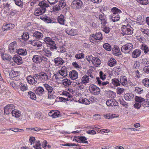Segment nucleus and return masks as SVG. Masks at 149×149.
Here are the masks:
<instances>
[{"mask_svg":"<svg viewBox=\"0 0 149 149\" xmlns=\"http://www.w3.org/2000/svg\"><path fill=\"white\" fill-rule=\"evenodd\" d=\"M143 102V103H142V105L144 107H148V105H149V102L147 100H146V101H144Z\"/></svg>","mask_w":149,"mask_h":149,"instance_id":"60","label":"nucleus"},{"mask_svg":"<svg viewBox=\"0 0 149 149\" xmlns=\"http://www.w3.org/2000/svg\"><path fill=\"white\" fill-rule=\"evenodd\" d=\"M15 4L19 6H23V2L21 0H14Z\"/></svg>","mask_w":149,"mask_h":149,"instance_id":"58","label":"nucleus"},{"mask_svg":"<svg viewBox=\"0 0 149 149\" xmlns=\"http://www.w3.org/2000/svg\"><path fill=\"white\" fill-rule=\"evenodd\" d=\"M44 86L48 92V98L51 99L52 97V95L51 94L53 90L52 87L47 84H44Z\"/></svg>","mask_w":149,"mask_h":149,"instance_id":"15","label":"nucleus"},{"mask_svg":"<svg viewBox=\"0 0 149 149\" xmlns=\"http://www.w3.org/2000/svg\"><path fill=\"white\" fill-rule=\"evenodd\" d=\"M39 5L40 7L36 10L34 12V14L36 16H39L45 12L46 8L49 6V5L46 3L45 1H43L40 2Z\"/></svg>","mask_w":149,"mask_h":149,"instance_id":"1","label":"nucleus"},{"mask_svg":"<svg viewBox=\"0 0 149 149\" xmlns=\"http://www.w3.org/2000/svg\"><path fill=\"white\" fill-rule=\"evenodd\" d=\"M134 99L136 102H138L141 103L145 101V99L144 98L138 96H135Z\"/></svg>","mask_w":149,"mask_h":149,"instance_id":"42","label":"nucleus"},{"mask_svg":"<svg viewBox=\"0 0 149 149\" xmlns=\"http://www.w3.org/2000/svg\"><path fill=\"white\" fill-rule=\"evenodd\" d=\"M72 65L74 67L77 68H81V66L79 65L76 62H74L72 63Z\"/></svg>","mask_w":149,"mask_h":149,"instance_id":"61","label":"nucleus"},{"mask_svg":"<svg viewBox=\"0 0 149 149\" xmlns=\"http://www.w3.org/2000/svg\"><path fill=\"white\" fill-rule=\"evenodd\" d=\"M100 78L103 81L106 78V75L104 74L102 71H100Z\"/></svg>","mask_w":149,"mask_h":149,"instance_id":"52","label":"nucleus"},{"mask_svg":"<svg viewBox=\"0 0 149 149\" xmlns=\"http://www.w3.org/2000/svg\"><path fill=\"white\" fill-rule=\"evenodd\" d=\"M91 61L93 64L96 67H98L101 64V61L97 57H94L92 58Z\"/></svg>","mask_w":149,"mask_h":149,"instance_id":"22","label":"nucleus"},{"mask_svg":"<svg viewBox=\"0 0 149 149\" xmlns=\"http://www.w3.org/2000/svg\"><path fill=\"white\" fill-rule=\"evenodd\" d=\"M143 90L141 88H136V89L135 90V91L136 93H141L142 91H143Z\"/></svg>","mask_w":149,"mask_h":149,"instance_id":"62","label":"nucleus"},{"mask_svg":"<svg viewBox=\"0 0 149 149\" xmlns=\"http://www.w3.org/2000/svg\"><path fill=\"white\" fill-rule=\"evenodd\" d=\"M1 57L3 60L5 61L10 60L12 58L11 56L7 54H3L1 56Z\"/></svg>","mask_w":149,"mask_h":149,"instance_id":"36","label":"nucleus"},{"mask_svg":"<svg viewBox=\"0 0 149 149\" xmlns=\"http://www.w3.org/2000/svg\"><path fill=\"white\" fill-rule=\"evenodd\" d=\"M143 84L146 87H149V79L145 78L142 81Z\"/></svg>","mask_w":149,"mask_h":149,"instance_id":"46","label":"nucleus"},{"mask_svg":"<svg viewBox=\"0 0 149 149\" xmlns=\"http://www.w3.org/2000/svg\"><path fill=\"white\" fill-rule=\"evenodd\" d=\"M35 117L42 120L45 119V117H44L43 114L40 112H36L35 113Z\"/></svg>","mask_w":149,"mask_h":149,"instance_id":"32","label":"nucleus"},{"mask_svg":"<svg viewBox=\"0 0 149 149\" xmlns=\"http://www.w3.org/2000/svg\"><path fill=\"white\" fill-rule=\"evenodd\" d=\"M96 34L98 40H100L102 39V34L100 32L97 33Z\"/></svg>","mask_w":149,"mask_h":149,"instance_id":"59","label":"nucleus"},{"mask_svg":"<svg viewBox=\"0 0 149 149\" xmlns=\"http://www.w3.org/2000/svg\"><path fill=\"white\" fill-rule=\"evenodd\" d=\"M83 4L81 0H74L72 3L71 6L73 9H78L81 8Z\"/></svg>","mask_w":149,"mask_h":149,"instance_id":"4","label":"nucleus"},{"mask_svg":"<svg viewBox=\"0 0 149 149\" xmlns=\"http://www.w3.org/2000/svg\"><path fill=\"white\" fill-rule=\"evenodd\" d=\"M19 84L18 86V88L19 89V93L20 94H25L28 92V88L23 84L19 82Z\"/></svg>","mask_w":149,"mask_h":149,"instance_id":"7","label":"nucleus"},{"mask_svg":"<svg viewBox=\"0 0 149 149\" xmlns=\"http://www.w3.org/2000/svg\"><path fill=\"white\" fill-rule=\"evenodd\" d=\"M52 47H49L48 46V48L47 49H44L43 51L45 53V55L47 57H49L52 55V52L50 51V50L52 51H53L54 49H56V48H53L52 50L50 48H51Z\"/></svg>","mask_w":149,"mask_h":149,"instance_id":"20","label":"nucleus"},{"mask_svg":"<svg viewBox=\"0 0 149 149\" xmlns=\"http://www.w3.org/2000/svg\"><path fill=\"white\" fill-rule=\"evenodd\" d=\"M111 11L113 12L114 15H116V14L119 13L121 12V11L118 9L114 7L111 9Z\"/></svg>","mask_w":149,"mask_h":149,"instance_id":"47","label":"nucleus"},{"mask_svg":"<svg viewBox=\"0 0 149 149\" xmlns=\"http://www.w3.org/2000/svg\"><path fill=\"white\" fill-rule=\"evenodd\" d=\"M81 102V103L86 104H88L90 103L88 99L85 98L82 99Z\"/></svg>","mask_w":149,"mask_h":149,"instance_id":"56","label":"nucleus"},{"mask_svg":"<svg viewBox=\"0 0 149 149\" xmlns=\"http://www.w3.org/2000/svg\"><path fill=\"white\" fill-rule=\"evenodd\" d=\"M96 79L98 84L100 86H105L107 84H109V82L108 81H102L100 80V79L99 77H97Z\"/></svg>","mask_w":149,"mask_h":149,"instance_id":"35","label":"nucleus"},{"mask_svg":"<svg viewBox=\"0 0 149 149\" xmlns=\"http://www.w3.org/2000/svg\"><path fill=\"white\" fill-rule=\"evenodd\" d=\"M47 59L46 57L43 56L36 55H34L32 58L33 61L37 64L40 63L42 61H46Z\"/></svg>","mask_w":149,"mask_h":149,"instance_id":"5","label":"nucleus"},{"mask_svg":"<svg viewBox=\"0 0 149 149\" xmlns=\"http://www.w3.org/2000/svg\"><path fill=\"white\" fill-rule=\"evenodd\" d=\"M65 31L67 34L69 35L73 36L74 34V30L70 29V28L67 27L66 28Z\"/></svg>","mask_w":149,"mask_h":149,"instance_id":"37","label":"nucleus"},{"mask_svg":"<svg viewBox=\"0 0 149 149\" xmlns=\"http://www.w3.org/2000/svg\"><path fill=\"white\" fill-rule=\"evenodd\" d=\"M81 83L83 84L87 83L89 81V78L87 75H84L81 79Z\"/></svg>","mask_w":149,"mask_h":149,"instance_id":"41","label":"nucleus"},{"mask_svg":"<svg viewBox=\"0 0 149 149\" xmlns=\"http://www.w3.org/2000/svg\"><path fill=\"white\" fill-rule=\"evenodd\" d=\"M22 37V39L24 40H27L29 38L28 33L27 32L23 33Z\"/></svg>","mask_w":149,"mask_h":149,"instance_id":"51","label":"nucleus"},{"mask_svg":"<svg viewBox=\"0 0 149 149\" xmlns=\"http://www.w3.org/2000/svg\"><path fill=\"white\" fill-rule=\"evenodd\" d=\"M84 54L83 53L78 54H76L75 57L78 59H80L84 58Z\"/></svg>","mask_w":149,"mask_h":149,"instance_id":"55","label":"nucleus"},{"mask_svg":"<svg viewBox=\"0 0 149 149\" xmlns=\"http://www.w3.org/2000/svg\"><path fill=\"white\" fill-rule=\"evenodd\" d=\"M125 90V89L118 87L117 88V93L118 94L120 95L123 93Z\"/></svg>","mask_w":149,"mask_h":149,"instance_id":"54","label":"nucleus"},{"mask_svg":"<svg viewBox=\"0 0 149 149\" xmlns=\"http://www.w3.org/2000/svg\"><path fill=\"white\" fill-rule=\"evenodd\" d=\"M103 31L105 33H108L110 31V29L107 27H105L103 29Z\"/></svg>","mask_w":149,"mask_h":149,"instance_id":"64","label":"nucleus"},{"mask_svg":"<svg viewBox=\"0 0 149 149\" xmlns=\"http://www.w3.org/2000/svg\"><path fill=\"white\" fill-rule=\"evenodd\" d=\"M125 100L127 101H130L133 99L134 95L132 94L126 93L124 96Z\"/></svg>","mask_w":149,"mask_h":149,"instance_id":"29","label":"nucleus"},{"mask_svg":"<svg viewBox=\"0 0 149 149\" xmlns=\"http://www.w3.org/2000/svg\"><path fill=\"white\" fill-rule=\"evenodd\" d=\"M120 82L121 84L124 86H127V81L125 76H122L120 77Z\"/></svg>","mask_w":149,"mask_h":149,"instance_id":"24","label":"nucleus"},{"mask_svg":"<svg viewBox=\"0 0 149 149\" xmlns=\"http://www.w3.org/2000/svg\"><path fill=\"white\" fill-rule=\"evenodd\" d=\"M129 26L123 25L122 27V31L125 34L130 35L133 33L132 30L129 28Z\"/></svg>","mask_w":149,"mask_h":149,"instance_id":"12","label":"nucleus"},{"mask_svg":"<svg viewBox=\"0 0 149 149\" xmlns=\"http://www.w3.org/2000/svg\"><path fill=\"white\" fill-rule=\"evenodd\" d=\"M66 4L63 0H59L58 4L56 5L53 7V10L54 11H58L61 8H63Z\"/></svg>","mask_w":149,"mask_h":149,"instance_id":"9","label":"nucleus"},{"mask_svg":"<svg viewBox=\"0 0 149 149\" xmlns=\"http://www.w3.org/2000/svg\"><path fill=\"white\" fill-rule=\"evenodd\" d=\"M112 83L115 86H120V80L117 79H113L112 80Z\"/></svg>","mask_w":149,"mask_h":149,"instance_id":"38","label":"nucleus"},{"mask_svg":"<svg viewBox=\"0 0 149 149\" xmlns=\"http://www.w3.org/2000/svg\"><path fill=\"white\" fill-rule=\"evenodd\" d=\"M15 108V106L13 104H9L7 105L4 109V113L7 115L10 113L14 110Z\"/></svg>","mask_w":149,"mask_h":149,"instance_id":"11","label":"nucleus"},{"mask_svg":"<svg viewBox=\"0 0 149 149\" xmlns=\"http://www.w3.org/2000/svg\"><path fill=\"white\" fill-rule=\"evenodd\" d=\"M90 41L91 42L94 43V42H96V41L97 40H98V38H97V36L96 34H93L92 35V36H90Z\"/></svg>","mask_w":149,"mask_h":149,"instance_id":"39","label":"nucleus"},{"mask_svg":"<svg viewBox=\"0 0 149 149\" xmlns=\"http://www.w3.org/2000/svg\"><path fill=\"white\" fill-rule=\"evenodd\" d=\"M35 92L37 94L42 96L45 93V90L42 87H37L35 90Z\"/></svg>","mask_w":149,"mask_h":149,"instance_id":"19","label":"nucleus"},{"mask_svg":"<svg viewBox=\"0 0 149 149\" xmlns=\"http://www.w3.org/2000/svg\"><path fill=\"white\" fill-rule=\"evenodd\" d=\"M60 112L59 111H54V112L53 113V118H56L58 117L61 116V115L60 114Z\"/></svg>","mask_w":149,"mask_h":149,"instance_id":"50","label":"nucleus"},{"mask_svg":"<svg viewBox=\"0 0 149 149\" xmlns=\"http://www.w3.org/2000/svg\"><path fill=\"white\" fill-rule=\"evenodd\" d=\"M13 59L14 62L18 65H19L23 62L22 58L18 55H14Z\"/></svg>","mask_w":149,"mask_h":149,"instance_id":"16","label":"nucleus"},{"mask_svg":"<svg viewBox=\"0 0 149 149\" xmlns=\"http://www.w3.org/2000/svg\"><path fill=\"white\" fill-rule=\"evenodd\" d=\"M29 97L33 100H35L36 98V96L34 93L31 91L28 92Z\"/></svg>","mask_w":149,"mask_h":149,"instance_id":"48","label":"nucleus"},{"mask_svg":"<svg viewBox=\"0 0 149 149\" xmlns=\"http://www.w3.org/2000/svg\"><path fill=\"white\" fill-rule=\"evenodd\" d=\"M44 41L48 45L49 47H52L50 49L52 50L53 48H56V44L54 41H53L52 38L49 37H46L44 38Z\"/></svg>","mask_w":149,"mask_h":149,"instance_id":"6","label":"nucleus"},{"mask_svg":"<svg viewBox=\"0 0 149 149\" xmlns=\"http://www.w3.org/2000/svg\"><path fill=\"white\" fill-rule=\"evenodd\" d=\"M141 53V50L137 49H135L132 53V57L134 58H136L140 55Z\"/></svg>","mask_w":149,"mask_h":149,"instance_id":"25","label":"nucleus"},{"mask_svg":"<svg viewBox=\"0 0 149 149\" xmlns=\"http://www.w3.org/2000/svg\"><path fill=\"white\" fill-rule=\"evenodd\" d=\"M90 91L91 93L94 95H98L100 92V89L97 87L95 85L92 84L91 85L89 86Z\"/></svg>","mask_w":149,"mask_h":149,"instance_id":"8","label":"nucleus"},{"mask_svg":"<svg viewBox=\"0 0 149 149\" xmlns=\"http://www.w3.org/2000/svg\"><path fill=\"white\" fill-rule=\"evenodd\" d=\"M141 103L138 102H136L134 105V106L135 108L137 109H139L141 107Z\"/></svg>","mask_w":149,"mask_h":149,"instance_id":"57","label":"nucleus"},{"mask_svg":"<svg viewBox=\"0 0 149 149\" xmlns=\"http://www.w3.org/2000/svg\"><path fill=\"white\" fill-rule=\"evenodd\" d=\"M140 31L144 34L147 36H149V30L145 28H142L140 29Z\"/></svg>","mask_w":149,"mask_h":149,"instance_id":"49","label":"nucleus"},{"mask_svg":"<svg viewBox=\"0 0 149 149\" xmlns=\"http://www.w3.org/2000/svg\"><path fill=\"white\" fill-rule=\"evenodd\" d=\"M112 53L113 55L116 56H118L120 55L121 52L118 46L114 47L112 50Z\"/></svg>","mask_w":149,"mask_h":149,"instance_id":"27","label":"nucleus"},{"mask_svg":"<svg viewBox=\"0 0 149 149\" xmlns=\"http://www.w3.org/2000/svg\"><path fill=\"white\" fill-rule=\"evenodd\" d=\"M67 68L65 66L62 67L60 70H59L58 73L63 77L66 76L67 75Z\"/></svg>","mask_w":149,"mask_h":149,"instance_id":"21","label":"nucleus"},{"mask_svg":"<svg viewBox=\"0 0 149 149\" xmlns=\"http://www.w3.org/2000/svg\"><path fill=\"white\" fill-rule=\"evenodd\" d=\"M15 26L14 24H5L4 25L3 28L5 29V30H10L13 28Z\"/></svg>","mask_w":149,"mask_h":149,"instance_id":"34","label":"nucleus"},{"mask_svg":"<svg viewBox=\"0 0 149 149\" xmlns=\"http://www.w3.org/2000/svg\"><path fill=\"white\" fill-rule=\"evenodd\" d=\"M140 49L145 54L148 53L149 52V48L145 44L143 43L141 45Z\"/></svg>","mask_w":149,"mask_h":149,"instance_id":"26","label":"nucleus"},{"mask_svg":"<svg viewBox=\"0 0 149 149\" xmlns=\"http://www.w3.org/2000/svg\"><path fill=\"white\" fill-rule=\"evenodd\" d=\"M78 139L80 140L77 141L76 139L75 140L77 142H83L86 143H88L87 141H85V140H86V139L85 137L78 136Z\"/></svg>","mask_w":149,"mask_h":149,"instance_id":"40","label":"nucleus"},{"mask_svg":"<svg viewBox=\"0 0 149 149\" xmlns=\"http://www.w3.org/2000/svg\"><path fill=\"white\" fill-rule=\"evenodd\" d=\"M32 36L36 39L39 40L41 39L43 37V34L39 31H36L33 33Z\"/></svg>","mask_w":149,"mask_h":149,"instance_id":"17","label":"nucleus"},{"mask_svg":"<svg viewBox=\"0 0 149 149\" xmlns=\"http://www.w3.org/2000/svg\"><path fill=\"white\" fill-rule=\"evenodd\" d=\"M63 83L65 86L70 85L71 83V81L67 79H64L63 80Z\"/></svg>","mask_w":149,"mask_h":149,"instance_id":"45","label":"nucleus"},{"mask_svg":"<svg viewBox=\"0 0 149 149\" xmlns=\"http://www.w3.org/2000/svg\"><path fill=\"white\" fill-rule=\"evenodd\" d=\"M54 61L55 63V65L58 66L62 65L65 63L64 61L60 57H57L54 59Z\"/></svg>","mask_w":149,"mask_h":149,"instance_id":"23","label":"nucleus"},{"mask_svg":"<svg viewBox=\"0 0 149 149\" xmlns=\"http://www.w3.org/2000/svg\"><path fill=\"white\" fill-rule=\"evenodd\" d=\"M116 64V61L113 58H111L108 62V64L111 67L115 65Z\"/></svg>","mask_w":149,"mask_h":149,"instance_id":"28","label":"nucleus"},{"mask_svg":"<svg viewBox=\"0 0 149 149\" xmlns=\"http://www.w3.org/2000/svg\"><path fill=\"white\" fill-rule=\"evenodd\" d=\"M11 113L13 116L15 117L16 118L19 117L21 115L20 112L15 109L12 111Z\"/></svg>","mask_w":149,"mask_h":149,"instance_id":"30","label":"nucleus"},{"mask_svg":"<svg viewBox=\"0 0 149 149\" xmlns=\"http://www.w3.org/2000/svg\"><path fill=\"white\" fill-rule=\"evenodd\" d=\"M16 52H17L19 54L23 56L26 55L27 54L26 50L24 49H18Z\"/></svg>","mask_w":149,"mask_h":149,"instance_id":"31","label":"nucleus"},{"mask_svg":"<svg viewBox=\"0 0 149 149\" xmlns=\"http://www.w3.org/2000/svg\"><path fill=\"white\" fill-rule=\"evenodd\" d=\"M111 19L113 22L118 21L120 19L119 15L117 14L112 15Z\"/></svg>","mask_w":149,"mask_h":149,"instance_id":"43","label":"nucleus"},{"mask_svg":"<svg viewBox=\"0 0 149 149\" xmlns=\"http://www.w3.org/2000/svg\"><path fill=\"white\" fill-rule=\"evenodd\" d=\"M38 74H34L32 76L30 75L27 77L26 79L28 82L30 84L34 85L37 83H39V81L38 79Z\"/></svg>","mask_w":149,"mask_h":149,"instance_id":"2","label":"nucleus"},{"mask_svg":"<svg viewBox=\"0 0 149 149\" xmlns=\"http://www.w3.org/2000/svg\"><path fill=\"white\" fill-rule=\"evenodd\" d=\"M57 20L58 23L60 24H64L65 20L64 16L63 15H61L60 16H58Z\"/></svg>","mask_w":149,"mask_h":149,"instance_id":"33","label":"nucleus"},{"mask_svg":"<svg viewBox=\"0 0 149 149\" xmlns=\"http://www.w3.org/2000/svg\"><path fill=\"white\" fill-rule=\"evenodd\" d=\"M144 72L147 73H149V65L145 66L143 69Z\"/></svg>","mask_w":149,"mask_h":149,"instance_id":"63","label":"nucleus"},{"mask_svg":"<svg viewBox=\"0 0 149 149\" xmlns=\"http://www.w3.org/2000/svg\"><path fill=\"white\" fill-rule=\"evenodd\" d=\"M17 43L15 42H13L11 43L9 46V51L10 52L13 53L17 51Z\"/></svg>","mask_w":149,"mask_h":149,"instance_id":"14","label":"nucleus"},{"mask_svg":"<svg viewBox=\"0 0 149 149\" xmlns=\"http://www.w3.org/2000/svg\"><path fill=\"white\" fill-rule=\"evenodd\" d=\"M137 1L141 4L143 5L147 4L148 3V0H136Z\"/></svg>","mask_w":149,"mask_h":149,"instance_id":"53","label":"nucleus"},{"mask_svg":"<svg viewBox=\"0 0 149 149\" xmlns=\"http://www.w3.org/2000/svg\"><path fill=\"white\" fill-rule=\"evenodd\" d=\"M38 76L39 81L41 79L45 81H47L49 79L48 76L46 73L44 72L40 73L39 74H38Z\"/></svg>","mask_w":149,"mask_h":149,"instance_id":"13","label":"nucleus"},{"mask_svg":"<svg viewBox=\"0 0 149 149\" xmlns=\"http://www.w3.org/2000/svg\"><path fill=\"white\" fill-rule=\"evenodd\" d=\"M133 45L132 43H127L122 47V52L125 54L129 53L133 49Z\"/></svg>","mask_w":149,"mask_h":149,"instance_id":"3","label":"nucleus"},{"mask_svg":"<svg viewBox=\"0 0 149 149\" xmlns=\"http://www.w3.org/2000/svg\"><path fill=\"white\" fill-rule=\"evenodd\" d=\"M29 141L31 143V144H33V146L36 149H41V144L39 141H35V138L33 137H30Z\"/></svg>","mask_w":149,"mask_h":149,"instance_id":"10","label":"nucleus"},{"mask_svg":"<svg viewBox=\"0 0 149 149\" xmlns=\"http://www.w3.org/2000/svg\"><path fill=\"white\" fill-rule=\"evenodd\" d=\"M104 48L108 51H110L111 49V45L108 43H105L103 45Z\"/></svg>","mask_w":149,"mask_h":149,"instance_id":"44","label":"nucleus"},{"mask_svg":"<svg viewBox=\"0 0 149 149\" xmlns=\"http://www.w3.org/2000/svg\"><path fill=\"white\" fill-rule=\"evenodd\" d=\"M70 78L73 80L77 79L78 77V72L75 70H72L70 72L69 74Z\"/></svg>","mask_w":149,"mask_h":149,"instance_id":"18","label":"nucleus"}]
</instances>
